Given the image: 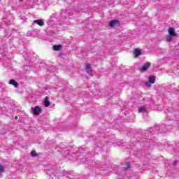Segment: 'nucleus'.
I'll use <instances>...</instances> for the list:
<instances>
[{"mask_svg": "<svg viewBox=\"0 0 179 179\" xmlns=\"http://www.w3.org/2000/svg\"><path fill=\"white\" fill-rule=\"evenodd\" d=\"M80 153L85 154V157L82 156L78 157V160H81V163H89L90 160H94V152H89V149L85 145H83L81 148L79 150Z\"/></svg>", "mask_w": 179, "mask_h": 179, "instance_id": "nucleus-1", "label": "nucleus"}, {"mask_svg": "<svg viewBox=\"0 0 179 179\" xmlns=\"http://www.w3.org/2000/svg\"><path fill=\"white\" fill-rule=\"evenodd\" d=\"M122 169L124 173H127V171H129L131 170V164L129 162H123L122 164Z\"/></svg>", "mask_w": 179, "mask_h": 179, "instance_id": "nucleus-2", "label": "nucleus"}, {"mask_svg": "<svg viewBox=\"0 0 179 179\" xmlns=\"http://www.w3.org/2000/svg\"><path fill=\"white\" fill-rule=\"evenodd\" d=\"M32 111L35 115H39V114H41V108L38 106H35L34 108H32Z\"/></svg>", "mask_w": 179, "mask_h": 179, "instance_id": "nucleus-3", "label": "nucleus"}, {"mask_svg": "<svg viewBox=\"0 0 179 179\" xmlns=\"http://www.w3.org/2000/svg\"><path fill=\"white\" fill-rule=\"evenodd\" d=\"M149 66H150V63L147 62L143 65V66L140 69L141 72H145L148 71L149 69Z\"/></svg>", "mask_w": 179, "mask_h": 179, "instance_id": "nucleus-4", "label": "nucleus"}, {"mask_svg": "<svg viewBox=\"0 0 179 179\" xmlns=\"http://www.w3.org/2000/svg\"><path fill=\"white\" fill-rule=\"evenodd\" d=\"M138 113L139 114H146V113H148V108L145 106H141L138 109Z\"/></svg>", "mask_w": 179, "mask_h": 179, "instance_id": "nucleus-5", "label": "nucleus"}, {"mask_svg": "<svg viewBox=\"0 0 179 179\" xmlns=\"http://www.w3.org/2000/svg\"><path fill=\"white\" fill-rule=\"evenodd\" d=\"M85 71L87 73H92V72H93V70L92 69V65H90V64H87L86 65Z\"/></svg>", "mask_w": 179, "mask_h": 179, "instance_id": "nucleus-6", "label": "nucleus"}, {"mask_svg": "<svg viewBox=\"0 0 179 179\" xmlns=\"http://www.w3.org/2000/svg\"><path fill=\"white\" fill-rule=\"evenodd\" d=\"M169 36H176L177 34H176V31H174V28H169Z\"/></svg>", "mask_w": 179, "mask_h": 179, "instance_id": "nucleus-7", "label": "nucleus"}, {"mask_svg": "<svg viewBox=\"0 0 179 179\" xmlns=\"http://www.w3.org/2000/svg\"><path fill=\"white\" fill-rule=\"evenodd\" d=\"M34 23H36V24H38V26H44V20H34Z\"/></svg>", "mask_w": 179, "mask_h": 179, "instance_id": "nucleus-8", "label": "nucleus"}, {"mask_svg": "<svg viewBox=\"0 0 179 179\" xmlns=\"http://www.w3.org/2000/svg\"><path fill=\"white\" fill-rule=\"evenodd\" d=\"M119 22L117 20H111L109 22V26L110 27H114V26H116V24H118Z\"/></svg>", "mask_w": 179, "mask_h": 179, "instance_id": "nucleus-9", "label": "nucleus"}, {"mask_svg": "<svg viewBox=\"0 0 179 179\" xmlns=\"http://www.w3.org/2000/svg\"><path fill=\"white\" fill-rule=\"evenodd\" d=\"M50 101H48V96H45V100H44V106L45 107H50Z\"/></svg>", "mask_w": 179, "mask_h": 179, "instance_id": "nucleus-10", "label": "nucleus"}, {"mask_svg": "<svg viewBox=\"0 0 179 179\" xmlns=\"http://www.w3.org/2000/svg\"><path fill=\"white\" fill-rule=\"evenodd\" d=\"M150 83H155V82H156V77H155V76H150L149 77V79H148Z\"/></svg>", "mask_w": 179, "mask_h": 179, "instance_id": "nucleus-11", "label": "nucleus"}, {"mask_svg": "<svg viewBox=\"0 0 179 179\" xmlns=\"http://www.w3.org/2000/svg\"><path fill=\"white\" fill-rule=\"evenodd\" d=\"M62 48V46L61 45H56L53 46L54 51H59Z\"/></svg>", "mask_w": 179, "mask_h": 179, "instance_id": "nucleus-12", "label": "nucleus"}, {"mask_svg": "<svg viewBox=\"0 0 179 179\" xmlns=\"http://www.w3.org/2000/svg\"><path fill=\"white\" fill-rule=\"evenodd\" d=\"M9 83L10 85H13V86H15V87H17V86L19 85V84H17V82H16V80H10Z\"/></svg>", "mask_w": 179, "mask_h": 179, "instance_id": "nucleus-13", "label": "nucleus"}, {"mask_svg": "<svg viewBox=\"0 0 179 179\" xmlns=\"http://www.w3.org/2000/svg\"><path fill=\"white\" fill-rule=\"evenodd\" d=\"M134 54H135V57H139V55H141L142 54V52H141L140 50L135 49Z\"/></svg>", "mask_w": 179, "mask_h": 179, "instance_id": "nucleus-14", "label": "nucleus"}, {"mask_svg": "<svg viewBox=\"0 0 179 179\" xmlns=\"http://www.w3.org/2000/svg\"><path fill=\"white\" fill-rule=\"evenodd\" d=\"M172 40H173V36L169 35L166 37V41L168 43H170L171 41H172Z\"/></svg>", "mask_w": 179, "mask_h": 179, "instance_id": "nucleus-15", "label": "nucleus"}, {"mask_svg": "<svg viewBox=\"0 0 179 179\" xmlns=\"http://www.w3.org/2000/svg\"><path fill=\"white\" fill-rule=\"evenodd\" d=\"M61 16L62 17H66V10H62Z\"/></svg>", "mask_w": 179, "mask_h": 179, "instance_id": "nucleus-16", "label": "nucleus"}, {"mask_svg": "<svg viewBox=\"0 0 179 179\" xmlns=\"http://www.w3.org/2000/svg\"><path fill=\"white\" fill-rule=\"evenodd\" d=\"M3 169H5V167L2 165H0V176L5 171Z\"/></svg>", "mask_w": 179, "mask_h": 179, "instance_id": "nucleus-17", "label": "nucleus"}, {"mask_svg": "<svg viewBox=\"0 0 179 179\" xmlns=\"http://www.w3.org/2000/svg\"><path fill=\"white\" fill-rule=\"evenodd\" d=\"M96 146L97 147V148H101V147H103V146H104V144H103V143H96Z\"/></svg>", "mask_w": 179, "mask_h": 179, "instance_id": "nucleus-18", "label": "nucleus"}, {"mask_svg": "<svg viewBox=\"0 0 179 179\" xmlns=\"http://www.w3.org/2000/svg\"><path fill=\"white\" fill-rule=\"evenodd\" d=\"M145 86L147 87H152V84L150 83V82H146L145 83Z\"/></svg>", "mask_w": 179, "mask_h": 179, "instance_id": "nucleus-19", "label": "nucleus"}, {"mask_svg": "<svg viewBox=\"0 0 179 179\" xmlns=\"http://www.w3.org/2000/svg\"><path fill=\"white\" fill-rule=\"evenodd\" d=\"M31 155L34 157H35L36 156H37V153H36V152H34V151H32V152H31Z\"/></svg>", "mask_w": 179, "mask_h": 179, "instance_id": "nucleus-20", "label": "nucleus"}, {"mask_svg": "<svg viewBox=\"0 0 179 179\" xmlns=\"http://www.w3.org/2000/svg\"><path fill=\"white\" fill-rule=\"evenodd\" d=\"M155 129H156L157 131H159V129H160V127H159V126H156V127H155Z\"/></svg>", "mask_w": 179, "mask_h": 179, "instance_id": "nucleus-21", "label": "nucleus"}, {"mask_svg": "<svg viewBox=\"0 0 179 179\" xmlns=\"http://www.w3.org/2000/svg\"><path fill=\"white\" fill-rule=\"evenodd\" d=\"M177 163H178L177 161H174L173 163V166H177Z\"/></svg>", "mask_w": 179, "mask_h": 179, "instance_id": "nucleus-22", "label": "nucleus"}, {"mask_svg": "<svg viewBox=\"0 0 179 179\" xmlns=\"http://www.w3.org/2000/svg\"><path fill=\"white\" fill-rule=\"evenodd\" d=\"M15 118V120H17V116H16Z\"/></svg>", "mask_w": 179, "mask_h": 179, "instance_id": "nucleus-23", "label": "nucleus"}, {"mask_svg": "<svg viewBox=\"0 0 179 179\" xmlns=\"http://www.w3.org/2000/svg\"><path fill=\"white\" fill-rule=\"evenodd\" d=\"M150 132H153V131H152V130H150Z\"/></svg>", "mask_w": 179, "mask_h": 179, "instance_id": "nucleus-24", "label": "nucleus"}, {"mask_svg": "<svg viewBox=\"0 0 179 179\" xmlns=\"http://www.w3.org/2000/svg\"><path fill=\"white\" fill-rule=\"evenodd\" d=\"M66 12H67V13H68V11L66 10Z\"/></svg>", "mask_w": 179, "mask_h": 179, "instance_id": "nucleus-25", "label": "nucleus"}, {"mask_svg": "<svg viewBox=\"0 0 179 179\" xmlns=\"http://www.w3.org/2000/svg\"><path fill=\"white\" fill-rule=\"evenodd\" d=\"M178 90H179V89H178Z\"/></svg>", "mask_w": 179, "mask_h": 179, "instance_id": "nucleus-26", "label": "nucleus"}]
</instances>
